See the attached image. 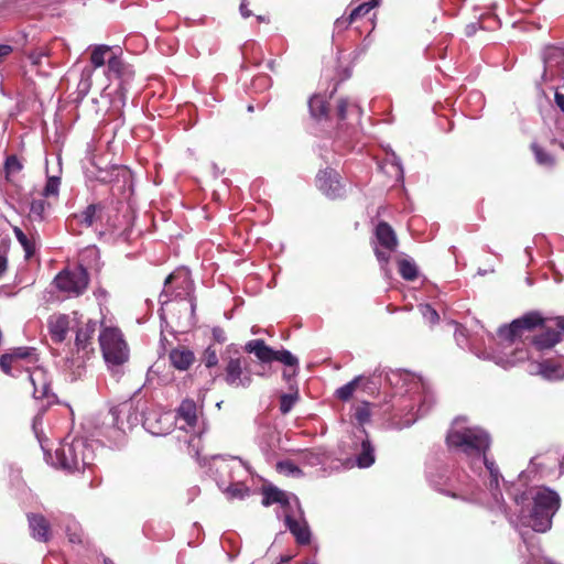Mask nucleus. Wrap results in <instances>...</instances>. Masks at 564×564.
<instances>
[{"instance_id":"nucleus-1","label":"nucleus","mask_w":564,"mask_h":564,"mask_svg":"<svg viewBox=\"0 0 564 564\" xmlns=\"http://www.w3.org/2000/svg\"><path fill=\"white\" fill-rule=\"evenodd\" d=\"M466 420L457 417L447 434L446 442L449 448L462 452L467 456L474 458L475 465H484L486 474L488 475V481L486 482L491 498V508L497 509L513 523L512 517L509 516L505 506L502 494L500 491V480L502 476L494 460H490L486 456V452L490 446L489 435L477 426H467Z\"/></svg>"},{"instance_id":"nucleus-2","label":"nucleus","mask_w":564,"mask_h":564,"mask_svg":"<svg viewBox=\"0 0 564 564\" xmlns=\"http://www.w3.org/2000/svg\"><path fill=\"white\" fill-rule=\"evenodd\" d=\"M514 503L524 512V505L532 503L530 510L531 527L535 532H546L552 527V519L557 512L561 499L556 491L547 487H535L520 495H514Z\"/></svg>"},{"instance_id":"nucleus-3","label":"nucleus","mask_w":564,"mask_h":564,"mask_svg":"<svg viewBox=\"0 0 564 564\" xmlns=\"http://www.w3.org/2000/svg\"><path fill=\"white\" fill-rule=\"evenodd\" d=\"M98 340L108 369L119 379L123 365L129 360V348L121 330L117 327H105Z\"/></svg>"},{"instance_id":"nucleus-4","label":"nucleus","mask_w":564,"mask_h":564,"mask_svg":"<svg viewBox=\"0 0 564 564\" xmlns=\"http://www.w3.org/2000/svg\"><path fill=\"white\" fill-rule=\"evenodd\" d=\"M58 465L68 471H80L90 466L95 459L93 444L84 438L63 442L55 451Z\"/></svg>"},{"instance_id":"nucleus-5","label":"nucleus","mask_w":564,"mask_h":564,"mask_svg":"<svg viewBox=\"0 0 564 564\" xmlns=\"http://www.w3.org/2000/svg\"><path fill=\"white\" fill-rule=\"evenodd\" d=\"M109 421L105 427V435L115 442L123 438L127 431L131 430L141 421V413L138 404L128 400L112 406L107 415Z\"/></svg>"},{"instance_id":"nucleus-6","label":"nucleus","mask_w":564,"mask_h":564,"mask_svg":"<svg viewBox=\"0 0 564 564\" xmlns=\"http://www.w3.org/2000/svg\"><path fill=\"white\" fill-rule=\"evenodd\" d=\"M89 283V275L83 265L66 268L61 271L53 280L55 288L67 297H78L82 295Z\"/></svg>"},{"instance_id":"nucleus-7","label":"nucleus","mask_w":564,"mask_h":564,"mask_svg":"<svg viewBox=\"0 0 564 564\" xmlns=\"http://www.w3.org/2000/svg\"><path fill=\"white\" fill-rule=\"evenodd\" d=\"M542 322L543 319L538 313H529L512 321L509 325L500 326L498 329L499 344L506 348L514 345L522 339L525 332L532 330Z\"/></svg>"},{"instance_id":"nucleus-8","label":"nucleus","mask_w":564,"mask_h":564,"mask_svg":"<svg viewBox=\"0 0 564 564\" xmlns=\"http://www.w3.org/2000/svg\"><path fill=\"white\" fill-rule=\"evenodd\" d=\"M193 291L189 273L186 270H177L171 273L164 282V289L160 295L162 303L169 301L185 300Z\"/></svg>"},{"instance_id":"nucleus-9","label":"nucleus","mask_w":564,"mask_h":564,"mask_svg":"<svg viewBox=\"0 0 564 564\" xmlns=\"http://www.w3.org/2000/svg\"><path fill=\"white\" fill-rule=\"evenodd\" d=\"M90 50V63L93 68L86 67L82 72V79L79 83L80 90L87 93L91 87V77L95 68L105 66L108 62L109 56L112 55L115 48L106 44H97L89 46Z\"/></svg>"},{"instance_id":"nucleus-10","label":"nucleus","mask_w":564,"mask_h":564,"mask_svg":"<svg viewBox=\"0 0 564 564\" xmlns=\"http://www.w3.org/2000/svg\"><path fill=\"white\" fill-rule=\"evenodd\" d=\"M273 503L280 505L276 511L278 518H282L289 510L300 511V500L295 495L280 490L276 487H268L263 490L262 505L268 507Z\"/></svg>"},{"instance_id":"nucleus-11","label":"nucleus","mask_w":564,"mask_h":564,"mask_svg":"<svg viewBox=\"0 0 564 564\" xmlns=\"http://www.w3.org/2000/svg\"><path fill=\"white\" fill-rule=\"evenodd\" d=\"M74 324H78L77 312H73L72 315L62 313H54L50 315L47 318V329L52 341L56 344L63 343Z\"/></svg>"},{"instance_id":"nucleus-12","label":"nucleus","mask_w":564,"mask_h":564,"mask_svg":"<svg viewBox=\"0 0 564 564\" xmlns=\"http://www.w3.org/2000/svg\"><path fill=\"white\" fill-rule=\"evenodd\" d=\"M282 518L284 519L285 527L294 535L299 544L305 545L310 543L311 530L304 519V512L301 507L299 512L295 509L289 510Z\"/></svg>"},{"instance_id":"nucleus-13","label":"nucleus","mask_w":564,"mask_h":564,"mask_svg":"<svg viewBox=\"0 0 564 564\" xmlns=\"http://www.w3.org/2000/svg\"><path fill=\"white\" fill-rule=\"evenodd\" d=\"M213 460L219 488H224L229 480L235 478V473L242 469V462L237 457L215 456Z\"/></svg>"},{"instance_id":"nucleus-14","label":"nucleus","mask_w":564,"mask_h":564,"mask_svg":"<svg viewBox=\"0 0 564 564\" xmlns=\"http://www.w3.org/2000/svg\"><path fill=\"white\" fill-rule=\"evenodd\" d=\"M104 206L100 204H90L83 212L74 214L67 220L68 226L72 230H76V227H94L102 220Z\"/></svg>"},{"instance_id":"nucleus-15","label":"nucleus","mask_w":564,"mask_h":564,"mask_svg":"<svg viewBox=\"0 0 564 564\" xmlns=\"http://www.w3.org/2000/svg\"><path fill=\"white\" fill-rule=\"evenodd\" d=\"M28 380L33 387L34 399H48L51 397V381L46 370L43 367L36 366L26 368L25 370Z\"/></svg>"},{"instance_id":"nucleus-16","label":"nucleus","mask_w":564,"mask_h":564,"mask_svg":"<svg viewBox=\"0 0 564 564\" xmlns=\"http://www.w3.org/2000/svg\"><path fill=\"white\" fill-rule=\"evenodd\" d=\"M316 184L327 197L337 198L343 194L339 175L333 169H326L319 172L316 178Z\"/></svg>"},{"instance_id":"nucleus-17","label":"nucleus","mask_w":564,"mask_h":564,"mask_svg":"<svg viewBox=\"0 0 564 564\" xmlns=\"http://www.w3.org/2000/svg\"><path fill=\"white\" fill-rule=\"evenodd\" d=\"M225 381L227 384L235 388H247L250 386L251 376L243 372L239 358H231L228 361L225 369Z\"/></svg>"},{"instance_id":"nucleus-18","label":"nucleus","mask_w":564,"mask_h":564,"mask_svg":"<svg viewBox=\"0 0 564 564\" xmlns=\"http://www.w3.org/2000/svg\"><path fill=\"white\" fill-rule=\"evenodd\" d=\"M479 357L492 359L497 365L509 368L528 358V352L518 346L511 352H484Z\"/></svg>"},{"instance_id":"nucleus-19","label":"nucleus","mask_w":564,"mask_h":564,"mask_svg":"<svg viewBox=\"0 0 564 564\" xmlns=\"http://www.w3.org/2000/svg\"><path fill=\"white\" fill-rule=\"evenodd\" d=\"M169 359L175 369L185 371L194 364L195 355L186 347H176L170 351Z\"/></svg>"},{"instance_id":"nucleus-20","label":"nucleus","mask_w":564,"mask_h":564,"mask_svg":"<svg viewBox=\"0 0 564 564\" xmlns=\"http://www.w3.org/2000/svg\"><path fill=\"white\" fill-rule=\"evenodd\" d=\"M29 527L31 535L41 542H47L50 540V524L47 520L41 514H29Z\"/></svg>"},{"instance_id":"nucleus-21","label":"nucleus","mask_w":564,"mask_h":564,"mask_svg":"<svg viewBox=\"0 0 564 564\" xmlns=\"http://www.w3.org/2000/svg\"><path fill=\"white\" fill-rule=\"evenodd\" d=\"M96 329L97 323L91 319H88L83 326L77 328L75 345L78 350H86L91 345Z\"/></svg>"},{"instance_id":"nucleus-22","label":"nucleus","mask_w":564,"mask_h":564,"mask_svg":"<svg viewBox=\"0 0 564 564\" xmlns=\"http://www.w3.org/2000/svg\"><path fill=\"white\" fill-rule=\"evenodd\" d=\"M245 350L254 354L262 362H271L274 360V352L271 347L267 346L262 339H253L246 344Z\"/></svg>"},{"instance_id":"nucleus-23","label":"nucleus","mask_w":564,"mask_h":564,"mask_svg":"<svg viewBox=\"0 0 564 564\" xmlns=\"http://www.w3.org/2000/svg\"><path fill=\"white\" fill-rule=\"evenodd\" d=\"M376 236L379 243L388 251H394L398 245L397 236L390 225L382 221L376 228Z\"/></svg>"},{"instance_id":"nucleus-24","label":"nucleus","mask_w":564,"mask_h":564,"mask_svg":"<svg viewBox=\"0 0 564 564\" xmlns=\"http://www.w3.org/2000/svg\"><path fill=\"white\" fill-rule=\"evenodd\" d=\"M536 372L547 380L564 379V367L553 361L539 364Z\"/></svg>"},{"instance_id":"nucleus-25","label":"nucleus","mask_w":564,"mask_h":564,"mask_svg":"<svg viewBox=\"0 0 564 564\" xmlns=\"http://www.w3.org/2000/svg\"><path fill=\"white\" fill-rule=\"evenodd\" d=\"M178 417L183 420L187 426L192 427L197 422V406L193 400L185 399L182 401L178 410Z\"/></svg>"},{"instance_id":"nucleus-26","label":"nucleus","mask_w":564,"mask_h":564,"mask_svg":"<svg viewBox=\"0 0 564 564\" xmlns=\"http://www.w3.org/2000/svg\"><path fill=\"white\" fill-rule=\"evenodd\" d=\"M106 65L107 69L105 74L108 77V79L122 77L127 69L126 64L123 63L121 56L118 54L117 51H115L112 55L109 56Z\"/></svg>"},{"instance_id":"nucleus-27","label":"nucleus","mask_w":564,"mask_h":564,"mask_svg":"<svg viewBox=\"0 0 564 564\" xmlns=\"http://www.w3.org/2000/svg\"><path fill=\"white\" fill-rule=\"evenodd\" d=\"M356 462L360 468L370 467L375 463V448L367 437L361 438L360 453L357 455Z\"/></svg>"},{"instance_id":"nucleus-28","label":"nucleus","mask_w":564,"mask_h":564,"mask_svg":"<svg viewBox=\"0 0 564 564\" xmlns=\"http://www.w3.org/2000/svg\"><path fill=\"white\" fill-rule=\"evenodd\" d=\"M561 340V334L547 328L533 339V344L539 350L549 349L555 346Z\"/></svg>"},{"instance_id":"nucleus-29","label":"nucleus","mask_w":564,"mask_h":564,"mask_svg":"<svg viewBox=\"0 0 564 564\" xmlns=\"http://www.w3.org/2000/svg\"><path fill=\"white\" fill-rule=\"evenodd\" d=\"M9 355L12 356L13 361L17 362L20 368L23 367V361L28 364L37 361L36 349L33 347H18L9 352Z\"/></svg>"},{"instance_id":"nucleus-30","label":"nucleus","mask_w":564,"mask_h":564,"mask_svg":"<svg viewBox=\"0 0 564 564\" xmlns=\"http://www.w3.org/2000/svg\"><path fill=\"white\" fill-rule=\"evenodd\" d=\"M308 108L312 117L322 119L327 113V102L321 95H314L308 100Z\"/></svg>"},{"instance_id":"nucleus-31","label":"nucleus","mask_w":564,"mask_h":564,"mask_svg":"<svg viewBox=\"0 0 564 564\" xmlns=\"http://www.w3.org/2000/svg\"><path fill=\"white\" fill-rule=\"evenodd\" d=\"M380 4V0H365L362 2H357V6L351 10L350 20H359L360 18L368 14L373 8Z\"/></svg>"},{"instance_id":"nucleus-32","label":"nucleus","mask_w":564,"mask_h":564,"mask_svg":"<svg viewBox=\"0 0 564 564\" xmlns=\"http://www.w3.org/2000/svg\"><path fill=\"white\" fill-rule=\"evenodd\" d=\"M276 470L285 476L299 478L303 476V471L292 460H282L276 463Z\"/></svg>"},{"instance_id":"nucleus-33","label":"nucleus","mask_w":564,"mask_h":564,"mask_svg":"<svg viewBox=\"0 0 564 564\" xmlns=\"http://www.w3.org/2000/svg\"><path fill=\"white\" fill-rule=\"evenodd\" d=\"M355 112L356 117L359 118L361 110L355 104L349 101L348 99H340L337 105V117L339 120H345L347 118V111Z\"/></svg>"},{"instance_id":"nucleus-34","label":"nucleus","mask_w":564,"mask_h":564,"mask_svg":"<svg viewBox=\"0 0 564 564\" xmlns=\"http://www.w3.org/2000/svg\"><path fill=\"white\" fill-rule=\"evenodd\" d=\"M48 206L44 199H33L30 206V217L34 220H43Z\"/></svg>"},{"instance_id":"nucleus-35","label":"nucleus","mask_w":564,"mask_h":564,"mask_svg":"<svg viewBox=\"0 0 564 564\" xmlns=\"http://www.w3.org/2000/svg\"><path fill=\"white\" fill-rule=\"evenodd\" d=\"M359 380H360V377H356L355 379H352L348 383H346L343 387L338 388L336 390V397L339 400H341V401H348L352 397Z\"/></svg>"},{"instance_id":"nucleus-36","label":"nucleus","mask_w":564,"mask_h":564,"mask_svg":"<svg viewBox=\"0 0 564 564\" xmlns=\"http://www.w3.org/2000/svg\"><path fill=\"white\" fill-rule=\"evenodd\" d=\"M22 167H23V165L17 155L7 156V159L4 161V166H3L4 173H6V178L10 180V177L12 175L19 173L22 170Z\"/></svg>"},{"instance_id":"nucleus-37","label":"nucleus","mask_w":564,"mask_h":564,"mask_svg":"<svg viewBox=\"0 0 564 564\" xmlns=\"http://www.w3.org/2000/svg\"><path fill=\"white\" fill-rule=\"evenodd\" d=\"M399 272L405 280L412 281L417 275L416 265L409 260H401L399 262Z\"/></svg>"},{"instance_id":"nucleus-38","label":"nucleus","mask_w":564,"mask_h":564,"mask_svg":"<svg viewBox=\"0 0 564 564\" xmlns=\"http://www.w3.org/2000/svg\"><path fill=\"white\" fill-rule=\"evenodd\" d=\"M21 247L24 250V258L26 260L31 259L37 249V237L34 234H30V237L20 242Z\"/></svg>"},{"instance_id":"nucleus-39","label":"nucleus","mask_w":564,"mask_h":564,"mask_svg":"<svg viewBox=\"0 0 564 564\" xmlns=\"http://www.w3.org/2000/svg\"><path fill=\"white\" fill-rule=\"evenodd\" d=\"M532 150L535 160L540 165L552 166L554 164V159L543 149H541L536 143H532Z\"/></svg>"},{"instance_id":"nucleus-40","label":"nucleus","mask_w":564,"mask_h":564,"mask_svg":"<svg viewBox=\"0 0 564 564\" xmlns=\"http://www.w3.org/2000/svg\"><path fill=\"white\" fill-rule=\"evenodd\" d=\"M59 177L57 176H50L46 181V184L42 191V195L44 197H51V196H57L58 189H59Z\"/></svg>"},{"instance_id":"nucleus-41","label":"nucleus","mask_w":564,"mask_h":564,"mask_svg":"<svg viewBox=\"0 0 564 564\" xmlns=\"http://www.w3.org/2000/svg\"><path fill=\"white\" fill-rule=\"evenodd\" d=\"M225 491L228 494V496L230 498H239V499L245 498L249 492L248 488L239 481L227 486L225 488Z\"/></svg>"},{"instance_id":"nucleus-42","label":"nucleus","mask_w":564,"mask_h":564,"mask_svg":"<svg viewBox=\"0 0 564 564\" xmlns=\"http://www.w3.org/2000/svg\"><path fill=\"white\" fill-rule=\"evenodd\" d=\"M370 415L369 403L364 402L356 406L354 416L360 425L367 423L370 420Z\"/></svg>"},{"instance_id":"nucleus-43","label":"nucleus","mask_w":564,"mask_h":564,"mask_svg":"<svg viewBox=\"0 0 564 564\" xmlns=\"http://www.w3.org/2000/svg\"><path fill=\"white\" fill-rule=\"evenodd\" d=\"M274 360L280 361L286 366H297L299 360L295 356H293L289 350H275Z\"/></svg>"},{"instance_id":"nucleus-44","label":"nucleus","mask_w":564,"mask_h":564,"mask_svg":"<svg viewBox=\"0 0 564 564\" xmlns=\"http://www.w3.org/2000/svg\"><path fill=\"white\" fill-rule=\"evenodd\" d=\"M297 401V393H285L282 394L280 398V411L283 414H286L291 411V409L294 406V404Z\"/></svg>"},{"instance_id":"nucleus-45","label":"nucleus","mask_w":564,"mask_h":564,"mask_svg":"<svg viewBox=\"0 0 564 564\" xmlns=\"http://www.w3.org/2000/svg\"><path fill=\"white\" fill-rule=\"evenodd\" d=\"M419 310L425 322L430 324H436L438 322V314L430 304H422L419 306Z\"/></svg>"},{"instance_id":"nucleus-46","label":"nucleus","mask_w":564,"mask_h":564,"mask_svg":"<svg viewBox=\"0 0 564 564\" xmlns=\"http://www.w3.org/2000/svg\"><path fill=\"white\" fill-rule=\"evenodd\" d=\"M202 361L207 368L216 367L218 365V355L216 349L208 346L203 354Z\"/></svg>"},{"instance_id":"nucleus-47","label":"nucleus","mask_w":564,"mask_h":564,"mask_svg":"<svg viewBox=\"0 0 564 564\" xmlns=\"http://www.w3.org/2000/svg\"><path fill=\"white\" fill-rule=\"evenodd\" d=\"M0 367L4 373L11 376H14L11 372L12 369H20L19 365L13 361L12 356L9 354H6L0 358Z\"/></svg>"},{"instance_id":"nucleus-48","label":"nucleus","mask_w":564,"mask_h":564,"mask_svg":"<svg viewBox=\"0 0 564 564\" xmlns=\"http://www.w3.org/2000/svg\"><path fill=\"white\" fill-rule=\"evenodd\" d=\"M301 455H302L303 462H305L306 464H308L311 466H316L322 463L321 455L313 451L305 449L302 452Z\"/></svg>"},{"instance_id":"nucleus-49","label":"nucleus","mask_w":564,"mask_h":564,"mask_svg":"<svg viewBox=\"0 0 564 564\" xmlns=\"http://www.w3.org/2000/svg\"><path fill=\"white\" fill-rule=\"evenodd\" d=\"M267 435L269 437V441L268 442H260V446H261V449L262 452L269 456L272 452V447L274 445V442L276 440V434L274 431L272 430H268L267 431Z\"/></svg>"},{"instance_id":"nucleus-50","label":"nucleus","mask_w":564,"mask_h":564,"mask_svg":"<svg viewBox=\"0 0 564 564\" xmlns=\"http://www.w3.org/2000/svg\"><path fill=\"white\" fill-rule=\"evenodd\" d=\"M355 20H350V14L348 17H340L336 19L334 23V28L336 31L341 32L346 30Z\"/></svg>"},{"instance_id":"nucleus-51","label":"nucleus","mask_w":564,"mask_h":564,"mask_svg":"<svg viewBox=\"0 0 564 564\" xmlns=\"http://www.w3.org/2000/svg\"><path fill=\"white\" fill-rule=\"evenodd\" d=\"M432 402H433L432 395H430V394L425 395L424 400L417 408L419 415H424L425 413H427L429 409L431 408Z\"/></svg>"},{"instance_id":"nucleus-52","label":"nucleus","mask_w":564,"mask_h":564,"mask_svg":"<svg viewBox=\"0 0 564 564\" xmlns=\"http://www.w3.org/2000/svg\"><path fill=\"white\" fill-rule=\"evenodd\" d=\"M46 55V51L44 48H40L37 51L32 52L29 55V58L33 64L37 65L41 63L42 57H45Z\"/></svg>"},{"instance_id":"nucleus-53","label":"nucleus","mask_w":564,"mask_h":564,"mask_svg":"<svg viewBox=\"0 0 564 564\" xmlns=\"http://www.w3.org/2000/svg\"><path fill=\"white\" fill-rule=\"evenodd\" d=\"M390 252L391 251H382V250H379L377 249L376 250V257L378 259V261L382 262V263H388L389 259H390Z\"/></svg>"},{"instance_id":"nucleus-54","label":"nucleus","mask_w":564,"mask_h":564,"mask_svg":"<svg viewBox=\"0 0 564 564\" xmlns=\"http://www.w3.org/2000/svg\"><path fill=\"white\" fill-rule=\"evenodd\" d=\"M12 46L8 44H0V63L12 53Z\"/></svg>"},{"instance_id":"nucleus-55","label":"nucleus","mask_w":564,"mask_h":564,"mask_svg":"<svg viewBox=\"0 0 564 564\" xmlns=\"http://www.w3.org/2000/svg\"><path fill=\"white\" fill-rule=\"evenodd\" d=\"M13 232H14V236H15L17 240L19 241V243L30 237V234L24 232L19 227H14Z\"/></svg>"},{"instance_id":"nucleus-56","label":"nucleus","mask_w":564,"mask_h":564,"mask_svg":"<svg viewBox=\"0 0 564 564\" xmlns=\"http://www.w3.org/2000/svg\"><path fill=\"white\" fill-rule=\"evenodd\" d=\"M8 269V258L6 254L0 253V278L6 273Z\"/></svg>"},{"instance_id":"nucleus-57","label":"nucleus","mask_w":564,"mask_h":564,"mask_svg":"<svg viewBox=\"0 0 564 564\" xmlns=\"http://www.w3.org/2000/svg\"><path fill=\"white\" fill-rule=\"evenodd\" d=\"M240 13L243 18H249L251 17V11L248 9V2L247 0H242L241 3H240Z\"/></svg>"},{"instance_id":"nucleus-58","label":"nucleus","mask_w":564,"mask_h":564,"mask_svg":"<svg viewBox=\"0 0 564 564\" xmlns=\"http://www.w3.org/2000/svg\"><path fill=\"white\" fill-rule=\"evenodd\" d=\"M68 538L72 543H80L82 542V535H80V532L77 530V528H75L74 532L68 533Z\"/></svg>"},{"instance_id":"nucleus-59","label":"nucleus","mask_w":564,"mask_h":564,"mask_svg":"<svg viewBox=\"0 0 564 564\" xmlns=\"http://www.w3.org/2000/svg\"><path fill=\"white\" fill-rule=\"evenodd\" d=\"M554 99L556 106L564 112V95L561 93H555Z\"/></svg>"},{"instance_id":"nucleus-60","label":"nucleus","mask_w":564,"mask_h":564,"mask_svg":"<svg viewBox=\"0 0 564 564\" xmlns=\"http://www.w3.org/2000/svg\"><path fill=\"white\" fill-rule=\"evenodd\" d=\"M143 425H144V427H145L149 432H151L152 434H156V435H159V434H161V433H162L161 431H156V430H154V429L152 427V425H151V422H150V419H149V417H145V419L143 420Z\"/></svg>"},{"instance_id":"nucleus-61","label":"nucleus","mask_w":564,"mask_h":564,"mask_svg":"<svg viewBox=\"0 0 564 564\" xmlns=\"http://www.w3.org/2000/svg\"><path fill=\"white\" fill-rule=\"evenodd\" d=\"M556 326H557V328H560L561 330L564 332V319L563 318H557L556 319Z\"/></svg>"},{"instance_id":"nucleus-62","label":"nucleus","mask_w":564,"mask_h":564,"mask_svg":"<svg viewBox=\"0 0 564 564\" xmlns=\"http://www.w3.org/2000/svg\"><path fill=\"white\" fill-rule=\"evenodd\" d=\"M41 421V416L36 415L33 420V429L36 430V424Z\"/></svg>"},{"instance_id":"nucleus-63","label":"nucleus","mask_w":564,"mask_h":564,"mask_svg":"<svg viewBox=\"0 0 564 564\" xmlns=\"http://www.w3.org/2000/svg\"><path fill=\"white\" fill-rule=\"evenodd\" d=\"M474 32H475V26L474 25H468L467 26V34L471 35Z\"/></svg>"},{"instance_id":"nucleus-64","label":"nucleus","mask_w":564,"mask_h":564,"mask_svg":"<svg viewBox=\"0 0 564 564\" xmlns=\"http://www.w3.org/2000/svg\"><path fill=\"white\" fill-rule=\"evenodd\" d=\"M104 563H105V564H113L109 558H105V560H104Z\"/></svg>"}]
</instances>
